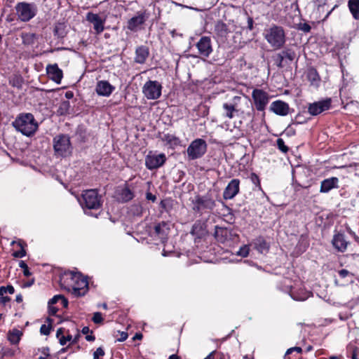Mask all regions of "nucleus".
<instances>
[{"mask_svg":"<svg viewBox=\"0 0 359 359\" xmlns=\"http://www.w3.org/2000/svg\"><path fill=\"white\" fill-rule=\"evenodd\" d=\"M13 127L26 136L32 135L38 128V123L32 114H21L13 122Z\"/></svg>","mask_w":359,"mask_h":359,"instance_id":"obj_1","label":"nucleus"},{"mask_svg":"<svg viewBox=\"0 0 359 359\" xmlns=\"http://www.w3.org/2000/svg\"><path fill=\"white\" fill-rule=\"evenodd\" d=\"M265 39L275 49L281 48L285 42V36L281 27L273 26L266 30Z\"/></svg>","mask_w":359,"mask_h":359,"instance_id":"obj_2","label":"nucleus"},{"mask_svg":"<svg viewBox=\"0 0 359 359\" xmlns=\"http://www.w3.org/2000/svg\"><path fill=\"white\" fill-rule=\"evenodd\" d=\"M15 8L18 18L22 22L29 21L37 13V7L33 3L19 2L15 5Z\"/></svg>","mask_w":359,"mask_h":359,"instance_id":"obj_3","label":"nucleus"},{"mask_svg":"<svg viewBox=\"0 0 359 359\" xmlns=\"http://www.w3.org/2000/svg\"><path fill=\"white\" fill-rule=\"evenodd\" d=\"M207 144L203 139L198 138L192 141L187 149L189 160H195L202 157L206 152Z\"/></svg>","mask_w":359,"mask_h":359,"instance_id":"obj_4","label":"nucleus"},{"mask_svg":"<svg viewBox=\"0 0 359 359\" xmlns=\"http://www.w3.org/2000/svg\"><path fill=\"white\" fill-rule=\"evenodd\" d=\"M55 153L60 156H66L70 153L71 144L69 137L65 135L56 136L53 140Z\"/></svg>","mask_w":359,"mask_h":359,"instance_id":"obj_5","label":"nucleus"},{"mask_svg":"<svg viewBox=\"0 0 359 359\" xmlns=\"http://www.w3.org/2000/svg\"><path fill=\"white\" fill-rule=\"evenodd\" d=\"M83 202H81L88 209H98L101 206L100 198L95 189H89L82 194Z\"/></svg>","mask_w":359,"mask_h":359,"instance_id":"obj_6","label":"nucleus"},{"mask_svg":"<svg viewBox=\"0 0 359 359\" xmlns=\"http://www.w3.org/2000/svg\"><path fill=\"white\" fill-rule=\"evenodd\" d=\"M72 278L76 283L75 285L72 287V294L75 297L83 296L88 290L87 280L77 273H72Z\"/></svg>","mask_w":359,"mask_h":359,"instance_id":"obj_7","label":"nucleus"},{"mask_svg":"<svg viewBox=\"0 0 359 359\" xmlns=\"http://www.w3.org/2000/svg\"><path fill=\"white\" fill-rule=\"evenodd\" d=\"M161 85L156 81H149L142 88L144 96L149 100H156L161 95Z\"/></svg>","mask_w":359,"mask_h":359,"instance_id":"obj_8","label":"nucleus"},{"mask_svg":"<svg viewBox=\"0 0 359 359\" xmlns=\"http://www.w3.org/2000/svg\"><path fill=\"white\" fill-rule=\"evenodd\" d=\"M256 108L258 111H263L269 102L268 94L262 90L255 89L252 94Z\"/></svg>","mask_w":359,"mask_h":359,"instance_id":"obj_9","label":"nucleus"},{"mask_svg":"<svg viewBox=\"0 0 359 359\" xmlns=\"http://www.w3.org/2000/svg\"><path fill=\"white\" fill-rule=\"evenodd\" d=\"M165 154H149L145 159V164L148 169L154 170L162 166L165 162Z\"/></svg>","mask_w":359,"mask_h":359,"instance_id":"obj_10","label":"nucleus"},{"mask_svg":"<svg viewBox=\"0 0 359 359\" xmlns=\"http://www.w3.org/2000/svg\"><path fill=\"white\" fill-rule=\"evenodd\" d=\"M331 105V100L327 99L309 104L308 111L312 116H317L324 111L329 109Z\"/></svg>","mask_w":359,"mask_h":359,"instance_id":"obj_11","label":"nucleus"},{"mask_svg":"<svg viewBox=\"0 0 359 359\" xmlns=\"http://www.w3.org/2000/svg\"><path fill=\"white\" fill-rule=\"evenodd\" d=\"M148 15L145 12H139L137 15L133 17L128 21L127 28L132 32H137L145 22Z\"/></svg>","mask_w":359,"mask_h":359,"instance_id":"obj_12","label":"nucleus"},{"mask_svg":"<svg viewBox=\"0 0 359 359\" xmlns=\"http://www.w3.org/2000/svg\"><path fill=\"white\" fill-rule=\"evenodd\" d=\"M86 20L93 25V29L96 34L102 33L104 29V19H102L97 14L93 13H88L86 15Z\"/></svg>","mask_w":359,"mask_h":359,"instance_id":"obj_13","label":"nucleus"},{"mask_svg":"<svg viewBox=\"0 0 359 359\" xmlns=\"http://www.w3.org/2000/svg\"><path fill=\"white\" fill-rule=\"evenodd\" d=\"M196 47L199 53L204 57H208L212 51L211 40L208 36L201 37L196 43Z\"/></svg>","mask_w":359,"mask_h":359,"instance_id":"obj_14","label":"nucleus"},{"mask_svg":"<svg viewBox=\"0 0 359 359\" xmlns=\"http://www.w3.org/2000/svg\"><path fill=\"white\" fill-rule=\"evenodd\" d=\"M240 181L237 179L232 180L227 185L223 193L224 199H232L239 191Z\"/></svg>","mask_w":359,"mask_h":359,"instance_id":"obj_15","label":"nucleus"},{"mask_svg":"<svg viewBox=\"0 0 359 359\" xmlns=\"http://www.w3.org/2000/svg\"><path fill=\"white\" fill-rule=\"evenodd\" d=\"M270 110L277 115L283 116L288 114L290 107L287 103L281 100H276L271 104Z\"/></svg>","mask_w":359,"mask_h":359,"instance_id":"obj_16","label":"nucleus"},{"mask_svg":"<svg viewBox=\"0 0 359 359\" xmlns=\"http://www.w3.org/2000/svg\"><path fill=\"white\" fill-rule=\"evenodd\" d=\"M114 90V87L112 86L107 81H100L96 85L95 90L99 95L108 97L112 91Z\"/></svg>","mask_w":359,"mask_h":359,"instance_id":"obj_17","label":"nucleus"},{"mask_svg":"<svg viewBox=\"0 0 359 359\" xmlns=\"http://www.w3.org/2000/svg\"><path fill=\"white\" fill-rule=\"evenodd\" d=\"M47 73L49 77L57 83H60L62 78V71L58 66L55 65H48L46 67Z\"/></svg>","mask_w":359,"mask_h":359,"instance_id":"obj_18","label":"nucleus"},{"mask_svg":"<svg viewBox=\"0 0 359 359\" xmlns=\"http://www.w3.org/2000/svg\"><path fill=\"white\" fill-rule=\"evenodd\" d=\"M155 233L160 239L164 242L167 239V236L170 231L169 224L165 222H162L154 226Z\"/></svg>","mask_w":359,"mask_h":359,"instance_id":"obj_19","label":"nucleus"},{"mask_svg":"<svg viewBox=\"0 0 359 359\" xmlns=\"http://www.w3.org/2000/svg\"><path fill=\"white\" fill-rule=\"evenodd\" d=\"M338 182L339 180L337 177H332L325 179L321 182L320 191L322 193H327L331 189L337 188Z\"/></svg>","mask_w":359,"mask_h":359,"instance_id":"obj_20","label":"nucleus"},{"mask_svg":"<svg viewBox=\"0 0 359 359\" xmlns=\"http://www.w3.org/2000/svg\"><path fill=\"white\" fill-rule=\"evenodd\" d=\"M332 245L339 251L344 252L347 248L348 242L345 240L343 234L337 233L332 239Z\"/></svg>","mask_w":359,"mask_h":359,"instance_id":"obj_21","label":"nucleus"},{"mask_svg":"<svg viewBox=\"0 0 359 359\" xmlns=\"http://www.w3.org/2000/svg\"><path fill=\"white\" fill-rule=\"evenodd\" d=\"M149 54V48L147 46H141L137 47L135 50V62L139 64L144 63Z\"/></svg>","mask_w":359,"mask_h":359,"instance_id":"obj_22","label":"nucleus"},{"mask_svg":"<svg viewBox=\"0 0 359 359\" xmlns=\"http://www.w3.org/2000/svg\"><path fill=\"white\" fill-rule=\"evenodd\" d=\"M196 205L198 209L206 208L212 210L215 206V203L212 198L203 196L196 199Z\"/></svg>","mask_w":359,"mask_h":359,"instance_id":"obj_23","label":"nucleus"},{"mask_svg":"<svg viewBox=\"0 0 359 359\" xmlns=\"http://www.w3.org/2000/svg\"><path fill=\"white\" fill-rule=\"evenodd\" d=\"M223 115L230 119L233 118L234 117V114L238 111L235 105L230 103H224L223 104Z\"/></svg>","mask_w":359,"mask_h":359,"instance_id":"obj_24","label":"nucleus"},{"mask_svg":"<svg viewBox=\"0 0 359 359\" xmlns=\"http://www.w3.org/2000/svg\"><path fill=\"white\" fill-rule=\"evenodd\" d=\"M348 7L354 18L359 20V0H349Z\"/></svg>","mask_w":359,"mask_h":359,"instance_id":"obj_25","label":"nucleus"},{"mask_svg":"<svg viewBox=\"0 0 359 359\" xmlns=\"http://www.w3.org/2000/svg\"><path fill=\"white\" fill-rule=\"evenodd\" d=\"M133 198V194L128 188H123L119 193L118 199L122 202H128Z\"/></svg>","mask_w":359,"mask_h":359,"instance_id":"obj_26","label":"nucleus"},{"mask_svg":"<svg viewBox=\"0 0 359 359\" xmlns=\"http://www.w3.org/2000/svg\"><path fill=\"white\" fill-rule=\"evenodd\" d=\"M307 79L311 83H315L316 82L318 81L320 79L319 75L317 72V71L315 69H309L307 72L306 74Z\"/></svg>","mask_w":359,"mask_h":359,"instance_id":"obj_27","label":"nucleus"},{"mask_svg":"<svg viewBox=\"0 0 359 359\" xmlns=\"http://www.w3.org/2000/svg\"><path fill=\"white\" fill-rule=\"evenodd\" d=\"M22 333L18 330H13L8 334V340L12 344H17L20 338Z\"/></svg>","mask_w":359,"mask_h":359,"instance_id":"obj_28","label":"nucleus"},{"mask_svg":"<svg viewBox=\"0 0 359 359\" xmlns=\"http://www.w3.org/2000/svg\"><path fill=\"white\" fill-rule=\"evenodd\" d=\"M70 104L68 101L62 102L59 106L57 113L60 115H65L69 113Z\"/></svg>","mask_w":359,"mask_h":359,"instance_id":"obj_29","label":"nucleus"},{"mask_svg":"<svg viewBox=\"0 0 359 359\" xmlns=\"http://www.w3.org/2000/svg\"><path fill=\"white\" fill-rule=\"evenodd\" d=\"M280 54L283 55L286 64H287V62H292L295 57V53L290 50H283L280 52Z\"/></svg>","mask_w":359,"mask_h":359,"instance_id":"obj_30","label":"nucleus"},{"mask_svg":"<svg viewBox=\"0 0 359 359\" xmlns=\"http://www.w3.org/2000/svg\"><path fill=\"white\" fill-rule=\"evenodd\" d=\"M274 60H275V63L276 65L278 67H283L284 66H285L287 64L285 63V61L283 57V55L280 54V53H278L275 57H274Z\"/></svg>","mask_w":359,"mask_h":359,"instance_id":"obj_31","label":"nucleus"},{"mask_svg":"<svg viewBox=\"0 0 359 359\" xmlns=\"http://www.w3.org/2000/svg\"><path fill=\"white\" fill-rule=\"evenodd\" d=\"M278 148L283 153L288 151V147L285 145L284 140L282 138H278L276 140Z\"/></svg>","mask_w":359,"mask_h":359,"instance_id":"obj_32","label":"nucleus"},{"mask_svg":"<svg viewBox=\"0 0 359 359\" xmlns=\"http://www.w3.org/2000/svg\"><path fill=\"white\" fill-rule=\"evenodd\" d=\"M237 254L243 257H247L249 254V248L247 245L241 247Z\"/></svg>","mask_w":359,"mask_h":359,"instance_id":"obj_33","label":"nucleus"},{"mask_svg":"<svg viewBox=\"0 0 359 359\" xmlns=\"http://www.w3.org/2000/svg\"><path fill=\"white\" fill-rule=\"evenodd\" d=\"M19 266L20 268L23 269V273L25 276H29L31 275L28 266L24 261H20L19 263Z\"/></svg>","mask_w":359,"mask_h":359,"instance_id":"obj_34","label":"nucleus"},{"mask_svg":"<svg viewBox=\"0 0 359 359\" xmlns=\"http://www.w3.org/2000/svg\"><path fill=\"white\" fill-rule=\"evenodd\" d=\"M215 29L217 31L220 32L222 34L225 33L226 32V25L221 22L217 23Z\"/></svg>","mask_w":359,"mask_h":359,"instance_id":"obj_35","label":"nucleus"},{"mask_svg":"<svg viewBox=\"0 0 359 359\" xmlns=\"http://www.w3.org/2000/svg\"><path fill=\"white\" fill-rule=\"evenodd\" d=\"M104 355V350L99 347L96 349V351L93 353V359H100V357H102Z\"/></svg>","mask_w":359,"mask_h":359,"instance_id":"obj_36","label":"nucleus"},{"mask_svg":"<svg viewBox=\"0 0 359 359\" xmlns=\"http://www.w3.org/2000/svg\"><path fill=\"white\" fill-rule=\"evenodd\" d=\"M93 321L96 324L102 323L103 321L102 314L100 312L95 313L93 317Z\"/></svg>","mask_w":359,"mask_h":359,"instance_id":"obj_37","label":"nucleus"},{"mask_svg":"<svg viewBox=\"0 0 359 359\" xmlns=\"http://www.w3.org/2000/svg\"><path fill=\"white\" fill-rule=\"evenodd\" d=\"M40 332L44 335H48L50 332V327L48 325H42L40 328Z\"/></svg>","mask_w":359,"mask_h":359,"instance_id":"obj_38","label":"nucleus"},{"mask_svg":"<svg viewBox=\"0 0 359 359\" xmlns=\"http://www.w3.org/2000/svg\"><path fill=\"white\" fill-rule=\"evenodd\" d=\"M61 298H62V295L60 294L54 296L48 301V305L56 304L57 302L60 301Z\"/></svg>","mask_w":359,"mask_h":359,"instance_id":"obj_39","label":"nucleus"},{"mask_svg":"<svg viewBox=\"0 0 359 359\" xmlns=\"http://www.w3.org/2000/svg\"><path fill=\"white\" fill-rule=\"evenodd\" d=\"M268 249L269 245L267 243L264 241H262L258 247V250L262 252L263 251H267Z\"/></svg>","mask_w":359,"mask_h":359,"instance_id":"obj_40","label":"nucleus"},{"mask_svg":"<svg viewBox=\"0 0 359 359\" xmlns=\"http://www.w3.org/2000/svg\"><path fill=\"white\" fill-rule=\"evenodd\" d=\"M295 351L300 353L302 352V349L301 347H298V346L292 347L287 350L285 355H289V354L292 353V352H295Z\"/></svg>","mask_w":359,"mask_h":359,"instance_id":"obj_41","label":"nucleus"},{"mask_svg":"<svg viewBox=\"0 0 359 359\" xmlns=\"http://www.w3.org/2000/svg\"><path fill=\"white\" fill-rule=\"evenodd\" d=\"M164 140L170 143H172V142L176 143L178 141V139L176 137L170 135H165L164 136Z\"/></svg>","mask_w":359,"mask_h":359,"instance_id":"obj_42","label":"nucleus"},{"mask_svg":"<svg viewBox=\"0 0 359 359\" xmlns=\"http://www.w3.org/2000/svg\"><path fill=\"white\" fill-rule=\"evenodd\" d=\"M70 340H72L71 335H68L67 337L62 336L61 337H60V344L62 346H64L66 344L67 341H70Z\"/></svg>","mask_w":359,"mask_h":359,"instance_id":"obj_43","label":"nucleus"},{"mask_svg":"<svg viewBox=\"0 0 359 359\" xmlns=\"http://www.w3.org/2000/svg\"><path fill=\"white\" fill-rule=\"evenodd\" d=\"M300 29L304 32H309L311 30V26L307 23L301 24Z\"/></svg>","mask_w":359,"mask_h":359,"instance_id":"obj_44","label":"nucleus"},{"mask_svg":"<svg viewBox=\"0 0 359 359\" xmlns=\"http://www.w3.org/2000/svg\"><path fill=\"white\" fill-rule=\"evenodd\" d=\"M13 255L15 257H23L25 255V251L22 249L21 250L14 252Z\"/></svg>","mask_w":359,"mask_h":359,"instance_id":"obj_45","label":"nucleus"},{"mask_svg":"<svg viewBox=\"0 0 359 359\" xmlns=\"http://www.w3.org/2000/svg\"><path fill=\"white\" fill-rule=\"evenodd\" d=\"M120 334V338L118 339L119 341H123L128 338V333L125 332H118Z\"/></svg>","mask_w":359,"mask_h":359,"instance_id":"obj_46","label":"nucleus"},{"mask_svg":"<svg viewBox=\"0 0 359 359\" xmlns=\"http://www.w3.org/2000/svg\"><path fill=\"white\" fill-rule=\"evenodd\" d=\"M251 180L252 181V182L256 184V185H259V177L257 175H255V173H252L251 175Z\"/></svg>","mask_w":359,"mask_h":359,"instance_id":"obj_47","label":"nucleus"},{"mask_svg":"<svg viewBox=\"0 0 359 359\" xmlns=\"http://www.w3.org/2000/svg\"><path fill=\"white\" fill-rule=\"evenodd\" d=\"M58 309L57 307L53 306V305H49V313L51 315H55L57 312Z\"/></svg>","mask_w":359,"mask_h":359,"instance_id":"obj_48","label":"nucleus"},{"mask_svg":"<svg viewBox=\"0 0 359 359\" xmlns=\"http://www.w3.org/2000/svg\"><path fill=\"white\" fill-rule=\"evenodd\" d=\"M339 274L341 278H345L349 274V271L346 269H341L339 271Z\"/></svg>","mask_w":359,"mask_h":359,"instance_id":"obj_49","label":"nucleus"},{"mask_svg":"<svg viewBox=\"0 0 359 359\" xmlns=\"http://www.w3.org/2000/svg\"><path fill=\"white\" fill-rule=\"evenodd\" d=\"M60 301H61L62 305L64 307L67 308V306H68V301H67V299L66 298H65L64 296H62V298H61Z\"/></svg>","mask_w":359,"mask_h":359,"instance_id":"obj_50","label":"nucleus"},{"mask_svg":"<svg viewBox=\"0 0 359 359\" xmlns=\"http://www.w3.org/2000/svg\"><path fill=\"white\" fill-rule=\"evenodd\" d=\"M147 198L148 200H151L152 201H155L156 199V196L154 195L151 194V193H148L147 194Z\"/></svg>","mask_w":359,"mask_h":359,"instance_id":"obj_51","label":"nucleus"},{"mask_svg":"<svg viewBox=\"0 0 359 359\" xmlns=\"http://www.w3.org/2000/svg\"><path fill=\"white\" fill-rule=\"evenodd\" d=\"M7 292L13 294L15 292L14 287L12 285H8L6 287Z\"/></svg>","mask_w":359,"mask_h":359,"instance_id":"obj_52","label":"nucleus"},{"mask_svg":"<svg viewBox=\"0 0 359 359\" xmlns=\"http://www.w3.org/2000/svg\"><path fill=\"white\" fill-rule=\"evenodd\" d=\"M48 348L44 349L43 353L44 354V356H40L39 359H47V357L48 355Z\"/></svg>","mask_w":359,"mask_h":359,"instance_id":"obj_53","label":"nucleus"},{"mask_svg":"<svg viewBox=\"0 0 359 359\" xmlns=\"http://www.w3.org/2000/svg\"><path fill=\"white\" fill-rule=\"evenodd\" d=\"M11 300V298L9 297H2L1 299V302L3 304H6V302H9Z\"/></svg>","mask_w":359,"mask_h":359,"instance_id":"obj_54","label":"nucleus"},{"mask_svg":"<svg viewBox=\"0 0 359 359\" xmlns=\"http://www.w3.org/2000/svg\"><path fill=\"white\" fill-rule=\"evenodd\" d=\"M6 292H7V291H6V287H4V286H1V287H0V295H1V296H3V295H4L5 293H6Z\"/></svg>","mask_w":359,"mask_h":359,"instance_id":"obj_55","label":"nucleus"},{"mask_svg":"<svg viewBox=\"0 0 359 359\" xmlns=\"http://www.w3.org/2000/svg\"><path fill=\"white\" fill-rule=\"evenodd\" d=\"M248 27L250 29H252V27H253V20L252 18H248Z\"/></svg>","mask_w":359,"mask_h":359,"instance_id":"obj_56","label":"nucleus"},{"mask_svg":"<svg viewBox=\"0 0 359 359\" xmlns=\"http://www.w3.org/2000/svg\"><path fill=\"white\" fill-rule=\"evenodd\" d=\"M86 339L88 341H93L95 340V337L93 335H87L86 337Z\"/></svg>","mask_w":359,"mask_h":359,"instance_id":"obj_57","label":"nucleus"},{"mask_svg":"<svg viewBox=\"0 0 359 359\" xmlns=\"http://www.w3.org/2000/svg\"><path fill=\"white\" fill-rule=\"evenodd\" d=\"M15 301L18 302V303H20L22 302V297L21 294H18L16 296V298H15Z\"/></svg>","mask_w":359,"mask_h":359,"instance_id":"obj_58","label":"nucleus"},{"mask_svg":"<svg viewBox=\"0 0 359 359\" xmlns=\"http://www.w3.org/2000/svg\"><path fill=\"white\" fill-rule=\"evenodd\" d=\"M90 330L88 327H84L82 329V332L84 334H87L89 332Z\"/></svg>","mask_w":359,"mask_h":359,"instance_id":"obj_59","label":"nucleus"},{"mask_svg":"<svg viewBox=\"0 0 359 359\" xmlns=\"http://www.w3.org/2000/svg\"><path fill=\"white\" fill-rule=\"evenodd\" d=\"M34 282V279H32V280H31L30 281H29V282H27V283H25L24 286H25V287H30L31 285H33Z\"/></svg>","mask_w":359,"mask_h":359,"instance_id":"obj_60","label":"nucleus"},{"mask_svg":"<svg viewBox=\"0 0 359 359\" xmlns=\"http://www.w3.org/2000/svg\"><path fill=\"white\" fill-rule=\"evenodd\" d=\"M215 351H212L211 352L206 358H205L204 359H211L212 358L214 354H215Z\"/></svg>","mask_w":359,"mask_h":359,"instance_id":"obj_61","label":"nucleus"},{"mask_svg":"<svg viewBox=\"0 0 359 359\" xmlns=\"http://www.w3.org/2000/svg\"><path fill=\"white\" fill-rule=\"evenodd\" d=\"M168 359H180V358L178 355L173 354L171 355Z\"/></svg>","mask_w":359,"mask_h":359,"instance_id":"obj_62","label":"nucleus"},{"mask_svg":"<svg viewBox=\"0 0 359 359\" xmlns=\"http://www.w3.org/2000/svg\"><path fill=\"white\" fill-rule=\"evenodd\" d=\"M62 334V328L58 329L57 331V334H56L57 337L59 338L60 335Z\"/></svg>","mask_w":359,"mask_h":359,"instance_id":"obj_63","label":"nucleus"},{"mask_svg":"<svg viewBox=\"0 0 359 359\" xmlns=\"http://www.w3.org/2000/svg\"><path fill=\"white\" fill-rule=\"evenodd\" d=\"M142 337V334H136L135 336L134 337V339H141Z\"/></svg>","mask_w":359,"mask_h":359,"instance_id":"obj_64","label":"nucleus"}]
</instances>
